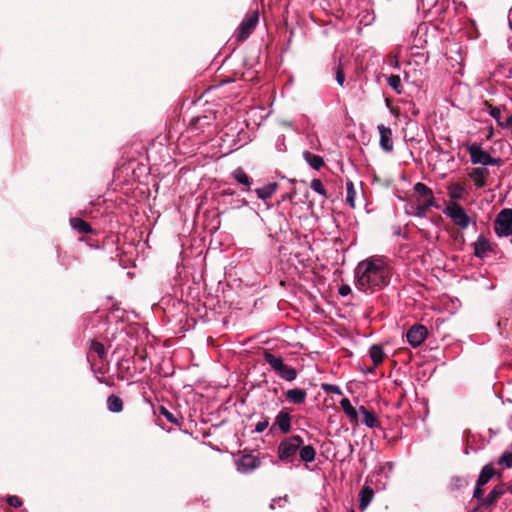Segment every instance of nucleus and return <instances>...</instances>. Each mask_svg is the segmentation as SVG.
Here are the masks:
<instances>
[{"mask_svg":"<svg viewBox=\"0 0 512 512\" xmlns=\"http://www.w3.org/2000/svg\"><path fill=\"white\" fill-rule=\"evenodd\" d=\"M355 278L357 289L365 293H373L388 285L390 270L382 259L368 258L358 263Z\"/></svg>","mask_w":512,"mask_h":512,"instance_id":"1","label":"nucleus"},{"mask_svg":"<svg viewBox=\"0 0 512 512\" xmlns=\"http://www.w3.org/2000/svg\"><path fill=\"white\" fill-rule=\"evenodd\" d=\"M413 190L418 194L422 204L411 206V214L415 217H424L427 211L432 208H438L433 191L426 184L418 182L414 185Z\"/></svg>","mask_w":512,"mask_h":512,"instance_id":"2","label":"nucleus"},{"mask_svg":"<svg viewBox=\"0 0 512 512\" xmlns=\"http://www.w3.org/2000/svg\"><path fill=\"white\" fill-rule=\"evenodd\" d=\"M263 358L277 376L285 381L291 382L297 378V371L295 368L284 363L280 356H276L268 350L263 353Z\"/></svg>","mask_w":512,"mask_h":512,"instance_id":"3","label":"nucleus"},{"mask_svg":"<svg viewBox=\"0 0 512 512\" xmlns=\"http://www.w3.org/2000/svg\"><path fill=\"white\" fill-rule=\"evenodd\" d=\"M303 445V439L299 435H292L280 441L277 448V455L281 462L291 463Z\"/></svg>","mask_w":512,"mask_h":512,"instance_id":"4","label":"nucleus"},{"mask_svg":"<svg viewBox=\"0 0 512 512\" xmlns=\"http://www.w3.org/2000/svg\"><path fill=\"white\" fill-rule=\"evenodd\" d=\"M443 213L461 230L467 229L472 221L465 209L457 202H448Z\"/></svg>","mask_w":512,"mask_h":512,"instance_id":"5","label":"nucleus"},{"mask_svg":"<svg viewBox=\"0 0 512 512\" xmlns=\"http://www.w3.org/2000/svg\"><path fill=\"white\" fill-rule=\"evenodd\" d=\"M468 152L470 160L473 164L481 165H498L500 163L499 158H493L488 152L484 151L482 147L476 143L468 146Z\"/></svg>","mask_w":512,"mask_h":512,"instance_id":"6","label":"nucleus"},{"mask_svg":"<svg viewBox=\"0 0 512 512\" xmlns=\"http://www.w3.org/2000/svg\"><path fill=\"white\" fill-rule=\"evenodd\" d=\"M494 230L500 237L512 235V209H503L496 217Z\"/></svg>","mask_w":512,"mask_h":512,"instance_id":"7","label":"nucleus"},{"mask_svg":"<svg viewBox=\"0 0 512 512\" xmlns=\"http://www.w3.org/2000/svg\"><path fill=\"white\" fill-rule=\"evenodd\" d=\"M235 464L238 472L246 474L257 469L260 466L261 461L257 456L252 455L251 453H243L235 461Z\"/></svg>","mask_w":512,"mask_h":512,"instance_id":"8","label":"nucleus"},{"mask_svg":"<svg viewBox=\"0 0 512 512\" xmlns=\"http://www.w3.org/2000/svg\"><path fill=\"white\" fill-rule=\"evenodd\" d=\"M508 487L504 483H500L496 485L490 493L484 497L483 493L480 495V498H476L479 502V505L484 508H489L493 506L507 491Z\"/></svg>","mask_w":512,"mask_h":512,"instance_id":"9","label":"nucleus"},{"mask_svg":"<svg viewBox=\"0 0 512 512\" xmlns=\"http://www.w3.org/2000/svg\"><path fill=\"white\" fill-rule=\"evenodd\" d=\"M428 331L424 325L415 324L406 333L407 342L413 346H420L427 338Z\"/></svg>","mask_w":512,"mask_h":512,"instance_id":"10","label":"nucleus"},{"mask_svg":"<svg viewBox=\"0 0 512 512\" xmlns=\"http://www.w3.org/2000/svg\"><path fill=\"white\" fill-rule=\"evenodd\" d=\"M258 20H259V15L257 12L252 13L246 19H244L239 26L237 40L238 41L246 40L252 34L253 30L255 29V27L258 23Z\"/></svg>","mask_w":512,"mask_h":512,"instance_id":"11","label":"nucleus"},{"mask_svg":"<svg viewBox=\"0 0 512 512\" xmlns=\"http://www.w3.org/2000/svg\"><path fill=\"white\" fill-rule=\"evenodd\" d=\"M495 474L496 471L492 464H487L482 468L473 491L474 498H480V495L483 493L482 487L486 485Z\"/></svg>","mask_w":512,"mask_h":512,"instance_id":"12","label":"nucleus"},{"mask_svg":"<svg viewBox=\"0 0 512 512\" xmlns=\"http://www.w3.org/2000/svg\"><path fill=\"white\" fill-rule=\"evenodd\" d=\"M291 415H290V412L287 410V409H282L275 417V421L274 423L272 424L271 426V431H274V429L276 427H278V429L286 434V433H289L291 431Z\"/></svg>","mask_w":512,"mask_h":512,"instance_id":"13","label":"nucleus"},{"mask_svg":"<svg viewBox=\"0 0 512 512\" xmlns=\"http://www.w3.org/2000/svg\"><path fill=\"white\" fill-rule=\"evenodd\" d=\"M377 129L380 134L379 144L381 149L385 152H392L394 148L392 130L383 124L378 125Z\"/></svg>","mask_w":512,"mask_h":512,"instance_id":"14","label":"nucleus"},{"mask_svg":"<svg viewBox=\"0 0 512 512\" xmlns=\"http://www.w3.org/2000/svg\"><path fill=\"white\" fill-rule=\"evenodd\" d=\"M214 119L215 117L212 113L208 115L197 116L191 120L188 129L192 133L197 130H201L202 132H204L205 128H209L210 126H212Z\"/></svg>","mask_w":512,"mask_h":512,"instance_id":"15","label":"nucleus"},{"mask_svg":"<svg viewBox=\"0 0 512 512\" xmlns=\"http://www.w3.org/2000/svg\"><path fill=\"white\" fill-rule=\"evenodd\" d=\"M447 194L451 199L450 202H456L459 200H464L468 195V191L464 183L456 182L448 185Z\"/></svg>","mask_w":512,"mask_h":512,"instance_id":"16","label":"nucleus"},{"mask_svg":"<svg viewBox=\"0 0 512 512\" xmlns=\"http://www.w3.org/2000/svg\"><path fill=\"white\" fill-rule=\"evenodd\" d=\"M340 406L344 411L345 415L348 417L350 423L352 425H357L359 423V409H356L350 402L348 398H343L340 401Z\"/></svg>","mask_w":512,"mask_h":512,"instance_id":"17","label":"nucleus"},{"mask_svg":"<svg viewBox=\"0 0 512 512\" xmlns=\"http://www.w3.org/2000/svg\"><path fill=\"white\" fill-rule=\"evenodd\" d=\"M474 255L478 258H485L489 252L492 251L490 242L483 236H479L478 239L473 243Z\"/></svg>","mask_w":512,"mask_h":512,"instance_id":"18","label":"nucleus"},{"mask_svg":"<svg viewBox=\"0 0 512 512\" xmlns=\"http://www.w3.org/2000/svg\"><path fill=\"white\" fill-rule=\"evenodd\" d=\"M285 397L290 403L302 404L305 402L307 392L302 388H293L286 391Z\"/></svg>","mask_w":512,"mask_h":512,"instance_id":"19","label":"nucleus"},{"mask_svg":"<svg viewBox=\"0 0 512 512\" xmlns=\"http://www.w3.org/2000/svg\"><path fill=\"white\" fill-rule=\"evenodd\" d=\"M358 496H359V509L361 511H364L368 507V505L371 503V501L373 500L374 491L370 486L365 485L360 490Z\"/></svg>","mask_w":512,"mask_h":512,"instance_id":"20","label":"nucleus"},{"mask_svg":"<svg viewBox=\"0 0 512 512\" xmlns=\"http://www.w3.org/2000/svg\"><path fill=\"white\" fill-rule=\"evenodd\" d=\"M489 174V171L486 168L478 167L472 169L469 173L470 178L473 180L474 184L481 188L486 185V178Z\"/></svg>","mask_w":512,"mask_h":512,"instance_id":"21","label":"nucleus"},{"mask_svg":"<svg viewBox=\"0 0 512 512\" xmlns=\"http://www.w3.org/2000/svg\"><path fill=\"white\" fill-rule=\"evenodd\" d=\"M71 227L79 234H94L92 226L81 218L74 217L70 219Z\"/></svg>","mask_w":512,"mask_h":512,"instance_id":"22","label":"nucleus"},{"mask_svg":"<svg viewBox=\"0 0 512 512\" xmlns=\"http://www.w3.org/2000/svg\"><path fill=\"white\" fill-rule=\"evenodd\" d=\"M278 184L276 182H270L263 187L256 188L255 193L257 197L263 201L269 200L272 195L277 191Z\"/></svg>","mask_w":512,"mask_h":512,"instance_id":"23","label":"nucleus"},{"mask_svg":"<svg viewBox=\"0 0 512 512\" xmlns=\"http://www.w3.org/2000/svg\"><path fill=\"white\" fill-rule=\"evenodd\" d=\"M359 412L360 414L362 415V422L369 428H375V427H378L379 426V421H378V418L377 416L369 411L368 409H366V407L364 406H360L359 407Z\"/></svg>","mask_w":512,"mask_h":512,"instance_id":"24","label":"nucleus"},{"mask_svg":"<svg viewBox=\"0 0 512 512\" xmlns=\"http://www.w3.org/2000/svg\"><path fill=\"white\" fill-rule=\"evenodd\" d=\"M88 349H89L88 354H87L88 361L90 360V356L92 353H95L102 360L105 359V357L107 356L105 346L101 342H98L96 340L89 341Z\"/></svg>","mask_w":512,"mask_h":512,"instance_id":"25","label":"nucleus"},{"mask_svg":"<svg viewBox=\"0 0 512 512\" xmlns=\"http://www.w3.org/2000/svg\"><path fill=\"white\" fill-rule=\"evenodd\" d=\"M303 158L314 170H320L324 166V160L321 156L315 155L309 151L303 153Z\"/></svg>","mask_w":512,"mask_h":512,"instance_id":"26","label":"nucleus"},{"mask_svg":"<svg viewBox=\"0 0 512 512\" xmlns=\"http://www.w3.org/2000/svg\"><path fill=\"white\" fill-rule=\"evenodd\" d=\"M106 403L107 409L112 413H120L124 408L123 400L114 394L108 396Z\"/></svg>","mask_w":512,"mask_h":512,"instance_id":"27","label":"nucleus"},{"mask_svg":"<svg viewBox=\"0 0 512 512\" xmlns=\"http://www.w3.org/2000/svg\"><path fill=\"white\" fill-rule=\"evenodd\" d=\"M298 451L301 461L311 463L315 460L316 450L312 445L301 446Z\"/></svg>","mask_w":512,"mask_h":512,"instance_id":"28","label":"nucleus"},{"mask_svg":"<svg viewBox=\"0 0 512 512\" xmlns=\"http://www.w3.org/2000/svg\"><path fill=\"white\" fill-rule=\"evenodd\" d=\"M232 177L239 184L244 185L248 188L252 185V178L249 177L241 167L236 168L232 172Z\"/></svg>","mask_w":512,"mask_h":512,"instance_id":"29","label":"nucleus"},{"mask_svg":"<svg viewBox=\"0 0 512 512\" xmlns=\"http://www.w3.org/2000/svg\"><path fill=\"white\" fill-rule=\"evenodd\" d=\"M369 355L375 367L380 365L384 359V351L382 346L377 344L371 346L369 349Z\"/></svg>","mask_w":512,"mask_h":512,"instance_id":"30","label":"nucleus"},{"mask_svg":"<svg viewBox=\"0 0 512 512\" xmlns=\"http://www.w3.org/2000/svg\"><path fill=\"white\" fill-rule=\"evenodd\" d=\"M490 115L495 118L498 124L503 128H508L510 125H512V115H509L504 120H502L501 110L498 107L492 108Z\"/></svg>","mask_w":512,"mask_h":512,"instance_id":"31","label":"nucleus"},{"mask_svg":"<svg viewBox=\"0 0 512 512\" xmlns=\"http://www.w3.org/2000/svg\"><path fill=\"white\" fill-rule=\"evenodd\" d=\"M497 464L503 469L512 468V450L505 451L498 459Z\"/></svg>","mask_w":512,"mask_h":512,"instance_id":"32","label":"nucleus"},{"mask_svg":"<svg viewBox=\"0 0 512 512\" xmlns=\"http://www.w3.org/2000/svg\"><path fill=\"white\" fill-rule=\"evenodd\" d=\"M346 188H347L346 203H347L351 208H354V207H355V196H356V191H355V189H354L353 182H352V181H347V183H346Z\"/></svg>","mask_w":512,"mask_h":512,"instance_id":"33","label":"nucleus"},{"mask_svg":"<svg viewBox=\"0 0 512 512\" xmlns=\"http://www.w3.org/2000/svg\"><path fill=\"white\" fill-rule=\"evenodd\" d=\"M387 84L397 93V94H401L402 90V84H401V79L398 75H394V74H391L388 78H387Z\"/></svg>","mask_w":512,"mask_h":512,"instance_id":"34","label":"nucleus"},{"mask_svg":"<svg viewBox=\"0 0 512 512\" xmlns=\"http://www.w3.org/2000/svg\"><path fill=\"white\" fill-rule=\"evenodd\" d=\"M159 414L163 415L170 423L176 424L178 426L181 425L182 417H180V419H178L166 407L160 406L159 407Z\"/></svg>","mask_w":512,"mask_h":512,"instance_id":"35","label":"nucleus"},{"mask_svg":"<svg viewBox=\"0 0 512 512\" xmlns=\"http://www.w3.org/2000/svg\"><path fill=\"white\" fill-rule=\"evenodd\" d=\"M311 189L317 194L323 196L324 198H328L327 191L320 179H313L311 181Z\"/></svg>","mask_w":512,"mask_h":512,"instance_id":"36","label":"nucleus"},{"mask_svg":"<svg viewBox=\"0 0 512 512\" xmlns=\"http://www.w3.org/2000/svg\"><path fill=\"white\" fill-rule=\"evenodd\" d=\"M468 485V482L465 478L460 476H454L450 481L451 490H460Z\"/></svg>","mask_w":512,"mask_h":512,"instance_id":"37","label":"nucleus"},{"mask_svg":"<svg viewBox=\"0 0 512 512\" xmlns=\"http://www.w3.org/2000/svg\"><path fill=\"white\" fill-rule=\"evenodd\" d=\"M334 70H335V78H336L337 83L340 86H343L344 81H345V74H344L342 65L341 64L336 65Z\"/></svg>","mask_w":512,"mask_h":512,"instance_id":"38","label":"nucleus"},{"mask_svg":"<svg viewBox=\"0 0 512 512\" xmlns=\"http://www.w3.org/2000/svg\"><path fill=\"white\" fill-rule=\"evenodd\" d=\"M6 502L9 506L11 507H14V508H19L22 506L23 504V501L20 497L18 496H15V495H9L6 497Z\"/></svg>","mask_w":512,"mask_h":512,"instance_id":"39","label":"nucleus"},{"mask_svg":"<svg viewBox=\"0 0 512 512\" xmlns=\"http://www.w3.org/2000/svg\"><path fill=\"white\" fill-rule=\"evenodd\" d=\"M322 389L326 393L336 394V395L342 394V390L340 389V387L337 385H334V384H322Z\"/></svg>","mask_w":512,"mask_h":512,"instance_id":"40","label":"nucleus"},{"mask_svg":"<svg viewBox=\"0 0 512 512\" xmlns=\"http://www.w3.org/2000/svg\"><path fill=\"white\" fill-rule=\"evenodd\" d=\"M269 425V418L268 417H264V419L262 421H259L256 425H255V429L254 431L256 433H262Z\"/></svg>","mask_w":512,"mask_h":512,"instance_id":"41","label":"nucleus"},{"mask_svg":"<svg viewBox=\"0 0 512 512\" xmlns=\"http://www.w3.org/2000/svg\"><path fill=\"white\" fill-rule=\"evenodd\" d=\"M351 292V288L348 285H342L339 288V294L341 296H347Z\"/></svg>","mask_w":512,"mask_h":512,"instance_id":"42","label":"nucleus"},{"mask_svg":"<svg viewBox=\"0 0 512 512\" xmlns=\"http://www.w3.org/2000/svg\"><path fill=\"white\" fill-rule=\"evenodd\" d=\"M97 380L100 382V383H103L107 386H113L114 385V382L112 379H108V378H104V377H99L97 376Z\"/></svg>","mask_w":512,"mask_h":512,"instance_id":"43","label":"nucleus"},{"mask_svg":"<svg viewBox=\"0 0 512 512\" xmlns=\"http://www.w3.org/2000/svg\"><path fill=\"white\" fill-rule=\"evenodd\" d=\"M292 196H293L292 194H287V195L283 196V200H285V199L291 200Z\"/></svg>","mask_w":512,"mask_h":512,"instance_id":"44","label":"nucleus"},{"mask_svg":"<svg viewBox=\"0 0 512 512\" xmlns=\"http://www.w3.org/2000/svg\"><path fill=\"white\" fill-rule=\"evenodd\" d=\"M97 373H100V374H99V377H102V375L105 373V371H104V370L99 369V370L97 371Z\"/></svg>","mask_w":512,"mask_h":512,"instance_id":"45","label":"nucleus"},{"mask_svg":"<svg viewBox=\"0 0 512 512\" xmlns=\"http://www.w3.org/2000/svg\"><path fill=\"white\" fill-rule=\"evenodd\" d=\"M97 373H100V374H99V377H102V375L105 373V371H104V370L99 369V370L97 371Z\"/></svg>","mask_w":512,"mask_h":512,"instance_id":"46","label":"nucleus"},{"mask_svg":"<svg viewBox=\"0 0 512 512\" xmlns=\"http://www.w3.org/2000/svg\"><path fill=\"white\" fill-rule=\"evenodd\" d=\"M385 101H386L387 106H390V98H389V97H386V98H385Z\"/></svg>","mask_w":512,"mask_h":512,"instance_id":"47","label":"nucleus"},{"mask_svg":"<svg viewBox=\"0 0 512 512\" xmlns=\"http://www.w3.org/2000/svg\"><path fill=\"white\" fill-rule=\"evenodd\" d=\"M225 193L228 194V195H233L234 194V192H232V191H226Z\"/></svg>","mask_w":512,"mask_h":512,"instance_id":"48","label":"nucleus"},{"mask_svg":"<svg viewBox=\"0 0 512 512\" xmlns=\"http://www.w3.org/2000/svg\"><path fill=\"white\" fill-rule=\"evenodd\" d=\"M509 27L512 30V20L509 21Z\"/></svg>","mask_w":512,"mask_h":512,"instance_id":"49","label":"nucleus"},{"mask_svg":"<svg viewBox=\"0 0 512 512\" xmlns=\"http://www.w3.org/2000/svg\"><path fill=\"white\" fill-rule=\"evenodd\" d=\"M212 89V87H208V89L205 92H209Z\"/></svg>","mask_w":512,"mask_h":512,"instance_id":"50","label":"nucleus"},{"mask_svg":"<svg viewBox=\"0 0 512 512\" xmlns=\"http://www.w3.org/2000/svg\"><path fill=\"white\" fill-rule=\"evenodd\" d=\"M118 378H119L120 380H123V379H124V377H123V376H120V375L118 376Z\"/></svg>","mask_w":512,"mask_h":512,"instance_id":"51","label":"nucleus"},{"mask_svg":"<svg viewBox=\"0 0 512 512\" xmlns=\"http://www.w3.org/2000/svg\"><path fill=\"white\" fill-rule=\"evenodd\" d=\"M472 512H478V509H477V508H475V509H473V511H472Z\"/></svg>","mask_w":512,"mask_h":512,"instance_id":"52","label":"nucleus"},{"mask_svg":"<svg viewBox=\"0 0 512 512\" xmlns=\"http://www.w3.org/2000/svg\"><path fill=\"white\" fill-rule=\"evenodd\" d=\"M349 512H354V510H351V511H349Z\"/></svg>","mask_w":512,"mask_h":512,"instance_id":"53","label":"nucleus"}]
</instances>
